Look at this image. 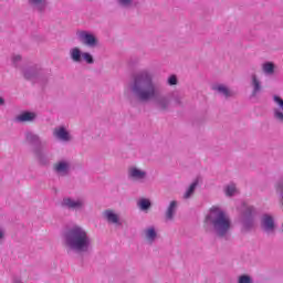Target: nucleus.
<instances>
[{
    "label": "nucleus",
    "mask_w": 283,
    "mask_h": 283,
    "mask_svg": "<svg viewBox=\"0 0 283 283\" xmlns=\"http://www.w3.org/2000/svg\"><path fill=\"white\" fill-rule=\"evenodd\" d=\"M128 92L133 101L145 105L153 103L157 112L171 109V97L160 93V84L154 77V72L144 69L134 73L128 82Z\"/></svg>",
    "instance_id": "nucleus-1"
},
{
    "label": "nucleus",
    "mask_w": 283,
    "mask_h": 283,
    "mask_svg": "<svg viewBox=\"0 0 283 283\" xmlns=\"http://www.w3.org/2000/svg\"><path fill=\"white\" fill-rule=\"evenodd\" d=\"M62 240L67 253L90 255L94 251V239L83 226L73 224L66 228Z\"/></svg>",
    "instance_id": "nucleus-2"
},
{
    "label": "nucleus",
    "mask_w": 283,
    "mask_h": 283,
    "mask_svg": "<svg viewBox=\"0 0 283 283\" xmlns=\"http://www.w3.org/2000/svg\"><path fill=\"white\" fill-rule=\"evenodd\" d=\"M207 227L219 240H231V229L233 223L231 222V217L224 209L219 206H212L205 219Z\"/></svg>",
    "instance_id": "nucleus-3"
},
{
    "label": "nucleus",
    "mask_w": 283,
    "mask_h": 283,
    "mask_svg": "<svg viewBox=\"0 0 283 283\" xmlns=\"http://www.w3.org/2000/svg\"><path fill=\"white\" fill-rule=\"evenodd\" d=\"M22 76L25 81H38V83H48L50 81V73L36 65L22 69Z\"/></svg>",
    "instance_id": "nucleus-4"
},
{
    "label": "nucleus",
    "mask_w": 283,
    "mask_h": 283,
    "mask_svg": "<svg viewBox=\"0 0 283 283\" xmlns=\"http://www.w3.org/2000/svg\"><path fill=\"white\" fill-rule=\"evenodd\" d=\"M61 207L67 211H85L86 201L83 197H64Z\"/></svg>",
    "instance_id": "nucleus-5"
},
{
    "label": "nucleus",
    "mask_w": 283,
    "mask_h": 283,
    "mask_svg": "<svg viewBox=\"0 0 283 283\" xmlns=\"http://www.w3.org/2000/svg\"><path fill=\"white\" fill-rule=\"evenodd\" d=\"M69 55L73 63H87V65H94V56L90 52H83L78 46L72 48L69 51Z\"/></svg>",
    "instance_id": "nucleus-6"
},
{
    "label": "nucleus",
    "mask_w": 283,
    "mask_h": 283,
    "mask_svg": "<svg viewBox=\"0 0 283 283\" xmlns=\"http://www.w3.org/2000/svg\"><path fill=\"white\" fill-rule=\"evenodd\" d=\"M76 36L77 41H80L82 45H86V48H96V45H98V38L90 31H77Z\"/></svg>",
    "instance_id": "nucleus-7"
},
{
    "label": "nucleus",
    "mask_w": 283,
    "mask_h": 283,
    "mask_svg": "<svg viewBox=\"0 0 283 283\" xmlns=\"http://www.w3.org/2000/svg\"><path fill=\"white\" fill-rule=\"evenodd\" d=\"M261 229L263 233H266V235H275L277 226L275 224V219L273 216L264 213L261 217Z\"/></svg>",
    "instance_id": "nucleus-8"
},
{
    "label": "nucleus",
    "mask_w": 283,
    "mask_h": 283,
    "mask_svg": "<svg viewBox=\"0 0 283 283\" xmlns=\"http://www.w3.org/2000/svg\"><path fill=\"white\" fill-rule=\"evenodd\" d=\"M33 154L40 167H50V164L52 163V155H50V153L43 150L41 147H34Z\"/></svg>",
    "instance_id": "nucleus-9"
},
{
    "label": "nucleus",
    "mask_w": 283,
    "mask_h": 283,
    "mask_svg": "<svg viewBox=\"0 0 283 283\" xmlns=\"http://www.w3.org/2000/svg\"><path fill=\"white\" fill-rule=\"evenodd\" d=\"M252 92L250 95V98H258L260 94H262V91L264 87L262 86V81H260V77L255 73L251 75V83Z\"/></svg>",
    "instance_id": "nucleus-10"
},
{
    "label": "nucleus",
    "mask_w": 283,
    "mask_h": 283,
    "mask_svg": "<svg viewBox=\"0 0 283 283\" xmlns=\"http://www.w3.org/2000/svg\"><path fill=\"white\" fill-rule=\"evenodd\" d=\"M254 213H255V208L253 207H247L245 210L243 211V227L248 231L250 229H253V224H255L253 220Z\"/></svg>",
    "instance_id": "nucleus-11"
},
{
    "label": "nucleus",
    "mask_w": 283,
    "mask_h": 283,
    "mask_svg": "<svg viewBox=\"0 0 283 283\" xmlns=\"http://www.w3.org/2000/svg\"><path fill=\"white\" fill-rule=\"evenodd\" d=\"M53 136L56 140H61L62 143H70V140H72V135L64 126L55 127L53 129Z\"/></svg>",
    "instance_id": "nucleus-12"
},
{
    "label": "nucleus",
    "mask_w": 283,
    "mask_h": 283,
    "mask_svg": "<svg viewBox=\"0 0 283 283\" xmlns=\"http://www.w3.org/2000/svg\"><path fill=\"white\" fill-rule=\"evenodd\" d=\"M103 218L108 224H115L116 227H120L123 224V222H120V214L116 213V211L112 209L105 210L103 212Z\"/></svg>",
    "instance_id": "nucleus-13"
},
{
    "label": "nucleus",
    "mask_w": 283,
    "mask_h": 283,
    "mask_svg": "<svg viewBox=\"0 0 283 283\" xmlns=\"http://www.w3.org/2000/svg\"><path fill=\"white\" fill-rule=\"evenodd\" d=\"M128 178L129 180H138L139 182H143V180L147 178V171L137 167H130L128 168Z\"/></svg>",
    "instance_id": "nucleus-14"
},
{
    "label": "nucleus",
    "mask_w": 283,
    "mask_h": 283,
    "mask_svg": "<svg viewBox=\"0 0 283 283\" xmlns=\"http://www.w3.org/2000/svg\"><path fill=\"white\" fill-rule=\"evenodd\" d=\"M177 211H178V201L176 200L170 201L165 211V221L174 222V218H176Z\"/></svg>",
    "instance_id": "nucleus-15"
},
{
    "label": "nucleus",
    "mask_w": 283,
    "mask_h": 283,
    "mask_svg": "<svg viewBox=\"0 0 283 283\" xmlns=\"http://www.w3.org/2000/svg\"><path fill=\"white\" fill-rule=\"evenodd\" d=\"M24 140L28 145H32L33 147H41L42 145L41 137L32 130H25Z\"/></svg>",
    "instance_id": "nucleus-16"
},
{
    "label": "nucleus",
    "mask_w": 283,
    "mask_h": 283,
    "mask_svg": "<svg viewBox=\"0 0 283 283\" xmlns=\"http://www.w3.org/2000/svg\"><path fill=\"white\" fill-rule=\"evenodd\" d=\"M273 101L279 106V108L273 109V117L275 120H279V123H283V99L282 97L274 95Z\"/></svg>",
    "instance_id": "nucleus-17"
},
{
    "label": "nucleus",
    "mask_w": 283,
    "mask_h": 283,
    "mask_svg": "<svg viewBox=\"0 0 283 283\" xmlns=\"http://www.w3.org/2000/svg\"><path fill=\"white\" fill-rule=\"evenodd\" d=\"M70 161L60 160L54 165L53 169L57 176H67L70 174Z\"/></svg>",
    "instance_id": "nucleus-18"
},
{
    "label": "nucleus",
    "mask_w": 283,
    "mask_h": 283,
    "mask_svg": "<svg viewBox=\"0 0 283 283\" xmlns=\"http://www.w3.org/2000/svg\"><path fill=\"white\" fill-rule=\"evenodd\" d=\"M36 120V113L25 111L15 117V123H34Z\"/></svg>",
    "instance_id": "nucleus-19"
},
{
    "label": "nucleus",
    "mask_w": 283,
    "mask_h": 283,
    "mask_svg": "<svg viewBox=\"0 0 283 283\" xmlns=\"http://www.w3.org/2000/svg\"><path fill=\"white\" fill-rule=\"evenodd\" d=\"M28 3L35 12L43 13L48 9V0H28Z\"/></svg>",
    "instance_id": "nucleus-20"
},
{
    "label": "nucleus",
    "mask_w": 283,
    "mask_h": 283,
    "mask_svg": "<svg viewBox=\"0 0 283 283\" xmlns=\"http://www.w3.org/2000/svg\"><path fill=\"white\" fill-rule=\"evenodd\" d=\"M213 92H218L220 96H224L226 98H231L234 96L233 91L229 88V86L224 84H216L212 86Z\"/></svg>",
    "instance_id": "nucleus-21"
},
{
    "label": "nucleus",
    "mask_w": 283,
    "mask_h": 283,
    "mask_svg": "<svg viewBox=\"0 0 283 283\" xmlns=\"http://www.w3.org/2000/svg\"><path fill=\"white\" fill-rule=\"evenodd\" d=\"M144 233L149 244H154V242H156V238H158V232H156V228L154 226L146 228L144 230Z\"/></svg>",
    "instance_id": "nucleus-22"
},
{
    "label": "nucleus",
    "mask_w": 283,
    "mask_h": 283,
    "mask_svg": "<svg viewBox=\"0 0 283 283\" xmlns=\"http://www.w3.org/2000/svg\"><path fill=\"white\" fill-rule=\"evenodd\" d=\"M262 72L265 74V76H273V74H275V64L273 62L263 63Z\"/></svg>",
    "instance_id": "nucleus-23"
},
{
    "label": "nucleus",
    "mask_w": 283,
    "mask_h": 283,
    "mask_svg": "<svg viewBox=\"0 0 283 283\" xmlns=\"http://www.w3.org/2000/svg\"><path fill=\"white\" fill-rule=\"evenodd\" d=\"M117 6H119V8H134L136 6H138V1L136 0H116Z\"/></svg>",
    "instance_id": "nucleus-24"
},
{
    "label": "nucleus",
    "mask_w": 283,
    "mask_h": 283,
    "mask_svg": "<svg viewBox=\"0 0 283 283\" xmlns=\"http://www.w3.org/2000/svg\"><path fill=\"white\" fill-rule=\"evenodd\" d=\"M198 187V181H195L190 185L187 191L184 195L185 200H189L193 193H196V188Z\"/></svg>",
    "instance_id": "nucleus-25"
},
{
    "label": "nucleus",
    "mask_w": 283,
    "mask_h": 283,
    "mask_svg": "<svg viewBox=\"0 0 283 283\" xmlns=\"http://www.w3.org/2000/svg\"><path fill=\"white\" fill-rule=\"evenodd\" d=\"M237 283H253V277L249 274H242L238 276Z\"/></svg>",
    "instance_id": "nucleus-26"
},
{
    "label": "nucleus",
    "mask_w": 283,
    "mask_h": 283,
    "mask_svg": "<svg viewBox=\"0 0 283 283\" xmlns=\"http://www.w3.org/2000/svg\"><path fill=\"white\" fill-rule=\"evenodd\" d=\"M138 205L142 211H147L151 207V201L149 199H142Z\"/></svg>",
    "instance_id": "nucleus-27"
},
{
    "label": "nucleus",
    "mask_w": 283,
    "mask_h": 283,
    "mask_svg": "<svg viewBox=\"0 0 283 283\" xmlns=\"http://www.w3.org/2000/svg\"><path fill=\"white\" fill-rule=\"evenodd\" d=\"M235 191H238L235 184H230L226 187V196H235Z\"/></svg>",
    "instance_id": "nucleus-28"
},
{
    "label": "nucleus",
    "mask_w": 283,
    "mask_h": 283,
    "mask_svg": "<svg viewBox=\"0 0 283 283\" xmlns=\"http://www.w3.org/2000/svg\"><path fill=\"white\" fill-rule=\"evenodd\" d=\"M276 191L281 198V203L283 206V178L276 185Z\"/></svg>",
    "instance_id": "nucleus-29"
},
{
    "label": "nucleus",
    "mask_w": 283,
    "mask_h": 283,
    "mask_svg": "<svg viewBox=\"0 0 283 283\" xmlns=\"http://www.w3.org/2000/svg\"><path fill=\"white\" fill-rule=\"evenodd\" d=\"M172 98H174L176 105H182V98H184L182 94L172 93Z\"/></svg>",
    "instance_id": "nucleus-30"
},
{
    "label": "nucleus",
    "mask_w": 283,
    "mask_h": 283,
    "mask_svg": "<svg viewBox=\"0 0 283 283\" xmlns=\"http://www.w3.org/2000/svg\"><path fill=\"white\" fill-rule=\"evenodd\" d=\"M21 55H12L11 61L14 67H19V64L21 63Z\"/></svg>",
    "instance_id": "nucleus-31"
},
{
    "label": "nucleus",
    "mask_w": 283,
    "mask_h": 283,
    "mask_svg": "<svg viewBox=\"0 0 283 283\" xmlns=\"http://www.w3.org/2000/svg\"><path fill=\"white\" fill-rule=\"evenodd\" d=\"M167 83L168 85H178V77L176 75H170Z\"/></svg>",
    "instance_id": "nucleus-32"
},
{
    "label": "nucleus",
    "mask_w": 283,
    "mask_h": 283,
    "mask_svg": "<svg viewBox=\"0 0 283 283\" xmlns=\"http://www.w3.org/2000/svg\"><path fill=\"white\" fill-rule=\"evenodd\" d=\"M12 283H23V281L21 280V277L15 276V277H13Z\"/></svg>",
    "instance_id": "nucleus-33"
},
{
    "label": "nucleus",
    "mask_w": 283,
    "mask_h": 283,
    "mask_svg": "<svg viewBox=\"0 0 283 283\" xmlns=\"http://www.w3.org/2000/svg\"><path fill=\"white\" fill-rule=\"evenodd\" d=\"M3 238H6V232H3L2 229H0V242H2Z\"/></svg>",
    "instance_id": "nucleus-34"
},
{
    "label": "nucleus",
    "mask_w": 283,
    "mask_h": 283,
    "mask_svg": "<svg viewBox=\"0 0 283 283\" xmlns=\"http://www.w3.org/2000/svg\"><path fill=\"white\" fill-rule=\"evenodd\" d=\"M0 105H6V99H3V97H0Z\"/></svg>",
    "instance_id": "nucleus-35"
}]
</instances>
